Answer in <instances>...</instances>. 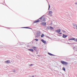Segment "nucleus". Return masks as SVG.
Here are the masks:
<instances>
[{"instance_id": "f257e3e1", "label": "nucleus", "mask_w": 77, "mask_h": 77, "mask_svg": "<svg viewBox=\"0 0 77 77\" xmlns=\"http://www.w3.org/2000/svg\"><path fill=\"white\" fill-rule=\"evenodd\" d=\"M61 63L63 65H66L68 64V63L63 61H61Z\"/></svg>"}, {"instance_id": "f03ea898", "label": "nucleus", "mask_w": 77, "mask_h": 77, "mask_svg": "<svg viewBox=\"0 0 77 77\" xmlns=\"http://www.w3.org/2000/svg\"><path fill=\"white\" fill-rule=\"evenodd\" d=\"M39 19L42 20L43 21H45V18L44 17H41Z\"/></svg>"}, {"instance_id": "7ed1b4c3", "label": "nucleus", "mask_w": 77, "mask_h": 77, "mask_svg": "<svg viewBox=\"0 0 77 77\" xmlns=\"http://www.w3.org/2000/svg\"><path fill=\"white\" fill-rule=\"evenodd\" d=\"M73 27L75 29H77V25L76 24H73Z\"/></svg>"}, {"instance_id": "20e7f679", "label": "nucleus", "mask_w": 77, "mask_h": 77, "mask_svg": "<svg viewBox=\"0 0 77 77\" xmlns=\"http://www.w3.org/2000/svg\"><path fill=\"white\" fill-rule=\"evenodd\" d=\"M46 22H43L41 23V25H43L44 26H46Z\"/></svg>"}, {"instance_id": "39448f33", "label": "nucleus", "mask_w": 77, "mask_h": 77, "mask_svg": "<svg viewBox=\"0 0 77 77\" xmlns=\"http://www.w3.org/2000/svg\"><path fill=\"white\" fill-rule=\"evenodd\" d=\"M5 63H11V61H10V60H8L7 61H5Z\"/></svg>"}, {"instance_id": "423d86ee", "label": "nucleus", "mask_w": 77, "mask_h": 77, "mask_svg": "<svg viewBox=\"0 0 77 77\" xmlns=\"http://www.w3.org/2000/svg\"><path fill=\"white\" fill-rule=\"evenodd\" d=\"M55 31L56 32H57V33H60V29H57L55 30Z\"/></svg>"}, {"instance_id": "0eeeda50", "label": "nucleus", "mask_w": 77, "mask_h": 77, "mask_svg": "<svg viewBox=\"0 0 77 77\" xmlns=\"http://www.w3.org/2000/svg\"><path fill=\"white\" fill-rule=\"evenodd\" d=\"M67 36H68V35H65L64 34H63V36H62V37L63 38H66V37Z\"/></svg>"}, {"instance_id": "6e6552de", "label": "nucleus", "mask_w": 77, "mask_h": 77, "mask_svg": "<svg viewBox=\"0 0 77 77\" xmlns=\"http://www.w3.org/2000/svg\"><path fill=\"white\" fill-rule=\"evenodd\" d=\"M40 21V20H39L38 19L37 20H35L34 22V23H38V22H39Z\"/></svg>"}, {"instance_id": "1a4fd4ad", "label": "nucleus", "mask_w": 77, "mask_h": 77, "mask_svg": "<svg viewBox=\"0 0 77 77\" xmlns=\"http://www.w3.org/2000/svg\"><path fill=\"white\" fill-rule=\"evenodd\" d=\"M41 41H42V42L43 43L45 44H47V42H46L45 41H44V40L42 39L41 40Z\"/></svg>"}, {"instance_id": "9d476101", "label": "nucleus", "mask_w": 77, "mask_h": 77, "mask_svg": "<svg viewBox=\"0 0 77 77\" xmlns=\"http://www.w3.org/2000/svg\"><path fill=\"white\" fill-rule=\"evenodd\" d=\"M69 40H71V41H74H74H75V38H69Z\"/></svg>"}, {"instance_id": "9b49d317", "label": "nucleus", "mask_w": 77, "mask_h": 77, "mask_svg": "<svg viewBox=\"0 0 77 77\" xmlns=\"http://www.w3.org/2000/svg\"><path fill=\"white\" fill-rule=\"evenodd\" d=\"M29 51H32V52H33V49H28Z\"/></svg>"}, {"instance_id": "f8f14e48", "label": "nucleus", "mask_w": 77, "mask_h": 77, "mask_svg": "<svg viewBox=\"0 0 77 77\" xmlns=\"http://www.w3.org/2000/svg\"><path fill=\"white\" fill-rule=\"evenodd\" d=\"M32 48L34 49V50H35V51H36V47H35L33 46L32 47Z\"/></svg>"}, {"instance_id": "ddd939ff", "label": "nucleus", "mask_w": 77, "mask_h": 77, "mask_svg": "<svg viewBox=\"0 0 77 77\" xmlns=\"http://www.w3.org/2000/svg\"><path fill=\"white\" fill-rule=\"evenodd\" d=\"M48 54H49V55H50V56H54V54H53L50 53H48Z\"/></svg>"}, {"instance_id": "4468645a", "label": "nucleus", "mask_w": 77, "mask_h": 77, "mask_svg": "<svg viewBox=\"0 0 77 77\" xmlns=\"http://www.w3.org/2000/svg\"><path fill=\"white\" fill-rule=\"evenodd\" d=\"M49 12L50 14H53V12L51 11H49Z\"/></svg>"}, {"instance_id": "2eb2a0df", "label": "nucleus", "mask_w": 77, "mask_h": 77, "mask_svg": "<svg viewBox=\"0 0 77 77\" xmlns=\"http://www.w3.org/2000/svg\"><path fill=\"white\" fill-rule=\"evenodd\" d=\"M44 34H42L41 36V38H43V37H44Z\"/></svg>"}, {"instance_id": "dca6fc26", "label": "nucleus", "mask_w": 77, "mask_h": 77, "mask_svg": "<svg viewBox=\"0 0 77 77\" xmlns=\"http://www.w3.org/2000/svg\"><path fill=\"white\" fill-rule=\"evenodd\" d=\"M63 71H65V67H63Z\"/></svg>"}, {"instance_id": "f3484780", "label": "nucleus", "mask_w": 77, "mask_h": 77, "mask_svg": "<svg viewBox=\"0 0 77 77\" xmlns=\"http://www.w3.org/2000/svg\"><path fill=\"white\" fill-rule=\"evenodd\" d=\"M24 28H25L26 29H32L30 28H28V27H25Z\"/></svg>"}, {"instance_id": "a211bd4d", "label": "nucleus", "mask_w": 77, "mask_h": 77, "mask_svg": "<svg viewBox=\"0 0 77 77\" xmlns=\"http://www.w3.org/2000/svg\"><path fill=\"white\" fill-rule=\"evenodd\" d=\"M50 4H49V7H48V10H49L50 9Z\"/></svg>"}, {"instance_id": "6ab92c4d", "label": "nucleus", "mask_w": 77, "mask_h": 77, "mask_svg": "<svg viewBox=\"0 0 77 77\" xmlns=\"http://www.w3.org/2000/svg\"><path fill=\"white\" fill-rule=\"evenodd\" d=\"M50 28L51 29V30H52V29H53V28L52 27H51V26L50 27Z\"/></svg>"}, {"instance_id": "aec40b11", "label": "nucleus", "mask_w": 77, "mask_h": 77, "mask_svg": "<svg viewBox=\"0 0 77 77\" xmlns=\"http://www.w3.org/2000/svg\"><path fill=\"white\" fill-rule=\"evenodd\" d=\"M34 40H35V41H38V39H34Z\"/></svg>"}, {"instance_id": "412c9836", "label": "nucleus", "mask_w": 77, "mask_h": 77, "mask_svg": "<svg viewBox=\"0 0 77 77\" xmlns=\"http://www.w3.org/2000/svg\"><path fill=\"white\" fill-rule=\"evenodd\" d=\"M33 64H31L29 65L30 66H33Z\"/></svg>"}, {"instance_id": "4be33fe9", "label": "nucleus", "mask_w": 77, "mask_h": 77, "mask_svg": "<svg viewBox=\"0 0 77 77\" xmlns=\"http://www.w3.org/2000/svg\"><path fill=\"white\" fill-rule=\"evenodd\" d=\"M13 72H15V70H14L13 71Z\"/></svg>"}, {"instance_id": "5701e85b", "label": "nucleus", "mask_w": 77, "mask_h": 77, "mask_svg": "<svg viewBox=\"0 0 77 77\" xmlns=\"http://www.w3.org/2000/svg\"><path fill=\"white\" fill-rule=\"evenodd\" d=\"M62 31L63 32V33H65V31L62 30Z\"/></svg>"}, {"instance_id": "b1692460", "label": "nucleus", "mask_w": 77, "mask_h": 77, "mask_svg": "<svg viewBox=\"0 0 77 77\" xmlns=\"http://www.w3.org/2000/svg\"><path fill=\"white\" fill-rule=\"evenodd\" d=\"M59 34H60V35H61V34H62V33H59Z\"/></svg>"}, {"instance_id": "393cba45", "label": "nucleus", "mask_w": 77, "mask_h": 77, "mask_svg": "<svg viewBox=\"0 0 77 77\" xmlns=\"http://www.w3.org/2000/svg\"><path fill=\"white\" fill-rule=\"evenodd\" d=\"M53 11H55V9L54 8L53 9Z\"/></svg>"}, {"instance_id": "a878e982", "label": "nucleus", "mask_w": 77, "mask_h": 77, "mask_svg": "<svg viewBox=\"0 0 77 77\" xmlns=\"http://www.w3.org/2000/svg\"><path fill=\"white\" fill-rule=\"evenodd\" d=\"M32 77H34V75H32Z\"/></svg>"}, {"instance_id": "bb28decb", "label": "nucleus", "mask_w": 77, "mask_h": 77, "mask_svg": "<svg viewBox=\"0 0 77 77\" xmlns=\"http://www.w3.org/2000/svg\"><path fill=\"white\" fill-rule=\"evenodd\" d=\"M35 51H36V52H37V51H36V50H35Z\"/></svg>"}, {"instance_id": "cd10ccee", "label": "nucleus", "mask_w": 77, "mask_h": 77, "mask_svg": "<svg viewBox=\"0 0 77 77\" xmlns=\"http://www.w3.org/2000/svg\"><path fill=\"white\" fill-rule=\"evenodd\" d=\"M36 54H38V53L37 52Z\"/></svg>"}, {"instance_id": "c85d7f7f", "label": "nucleus", "mask_w": 77, "mask_h": 77, "mask_svg": "<svg viewBox=\"0 0 77 77\" xmlns=\"http://www.w3.org/2000/svg\"><path fill=\"white\" fill-rule=\"evenodd\" d=\"M69 44H71L70 43H68Z\"/></svg>"}, {"instance_id": "c756f323", "label": "nucleus", "mask_w": 77, "mask_h": 77, "mask_svg": "<svg viewBox=\"0 0 77 77\" xmlns=\"http://www.w3.org/2000/svg\"><path fill=\"white\" fill-rule=\"evenodd\" d=\"M38 56H39V55H38Z\"/></svg>"}, {"instance_id": "7c9ffc66", "label": "nucleus", "mask_w": 77, "mask_h": 77, "mask_svg": "<svg viewBox=\"0 0 77 77\" xmlns=\"http://www.w3.org/2000/svg\"><path fill=\"white\" fill-rule=\"evenodd\" d=\"M76 4H77V3H76Z\"/></svg>"}]
</instances>
